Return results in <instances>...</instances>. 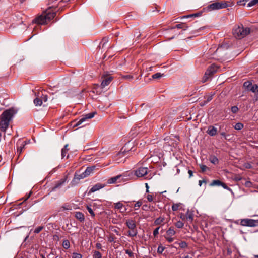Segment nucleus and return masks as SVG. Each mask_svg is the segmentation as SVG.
Wrapping results in <instances>:
<instances>
[{
    "label": "nucleus",
    "mask_w": 258,
    "mask_h": 258,
    "mask_svg": "<svg viewBox=\"0 0 258 258\" xmlns=\"http://www.w3.org/2000/svg\"><path fill=\"white\" fill-rule=\"evenodd\" d=\"M210 78L209 76L206 75V73H205L204 76L203 77V79L202 80V82L203 83L206 82L208 80V79Z\"/></svg>",
    "instance_id": "49530a36"
},
{
    "label": "nucleus",
    "mask_w": 258,
    "mask_h": 258,
    "mask_svg": "<svg viewBox=\"0 0 258 258\" xmlns=\"http://www.w3.org/2000/svg\"><path fill=\"white\" fill-rule=\"evenodd\" d=\"M231 110L232 113H236L238 111L239 108H238L237 106H234L231 107Z\"/></svg>",
    "instance_id": "37998d69"
},
{
    "label": "nucleus",
    "mask_w": 258,
    "mask_h": 258,
    "mask_svg": "<svg viewBox=\"0 0 258 258\" xmlns=\"http://www.w3.org/2000/svg\"><path fill=\"white\" fill-rule=\"evenodd\" d=\"M108 39L106 38H103L101 42L100 43V45L98 46L99 47H100V45L102 44V47H103L105 44L107 43L108 42Z\"/></svg>",
    "instance_id": "79ce46f5"
},
{
    "label": "nucleus",
    "mask_w": 258,
    "mask_h": 258,
    "mask_svg": "<svg viewBox=\"0 0 258 258\" xmlns=\"http://www.w3.org/2000/svg\"><path fill=\"white\" fill-rule=\"evenodd\" d=\"M80 122H81V119L79 120V121H73L72 123H71V125L73 127H77L78 126V125H80Z\"/></svg>",
    "instance_id": "4c0bfd02"
},
{
    "label": "nucleus",
    "mask_w": 258,
    "mask_h": 258,
    "mask_svg": "<svg viewBox=\"0 0 258 258\" xmlns=\"http://www.w3.org/2000/svg\"><path fill=\"white\" fill-rule=\"evenodd\" d=\"M184 26H185V24L181 23L178 24H177L175 27L171 28L170 30H172L174 29L175 28H178V29H182L184 28Z\"/></svg>",
    "instance_id": "c85d7f7f"
},
{
    "label": "nucleus",
    "mask_w": 258,
    "mask_h": 258,
    "mask_svg": "<svg viewBox=\"0 0 258 258\" xmlns=\"http://www.w3.org/2000/svg\"><path fill=\"white\" fill-rule=\"evenodd\" d=\"M76 217L78 219H81V213L80 212H76Z\"/></svg>",
    "instance_id": "e2e57ef3"
},
{
    "label": "nucleus",
    "mask_w": 258,
    "mask_h": 258,
    "mask_svg": "<svg viewBox=\"0 0 258 258\" xmlns=\"http://www.w3.org/2000/svg\"><path fill=\"white\" fill-rule=\"evenodd\" d=\"M142 204V202L138 201L134 205V207L135 208V210H137L138 208H139Z\"/></svg>",
    "instance_id": "de8ad7c7"
},
{
    "label": "nucleus",
    "mask_w": 258,
    "mask_h": 258,
    "mask_svg": "<svg viewBox=\"0 0 258 258\" xmlns=\"http://www.w3.org/2000/svg\"><path fill=\"white\" fill-rule=\"evenodd\" d=\"M112 80V77H107L104 78L101 84V87L103 88L105 86L108 85L109 83L111 82Z\"/></svg>",
    "instance_id": "4468645a"
},
{
    "label": "nucleus",
    "mask_w": 258,
    "mask_h": 258,
    "mask_svg": "<svg viewBox=\"0 0 258 258\" xmlns=\"http://www.w3.org/2000/svg\"><path fill=\"white\" fill-rule=\"evenodd\" d=\"M148 169L147 167H140L135 171V175L138 177H143L147 174Z\"/></svg>",
    "instance_id": "6e6552de"
},
{
    "label": "nucleus",
    "mask_w": 258,
    "mask_h": 258,
    "mask_svg": "<svg viewBox=\"0 0 258 258\" xmlns=\"http://www.w3.org/2000/svg\"><path fill=\"white\" fill-rule=\"evenodd\" d=\"M222 181L219 180H214L212 181V182L210 184V186H221L222 184Z\"/></svg>",
    "instance_id": "aec40b11"
},
{
    "label": "nucleus",
    "mask_w": 258,
    "mask_h": 258,
    "mask_svg": "<svg viewBox=\"0 0 258 258\" xmlns=\"http://www.w3.org/2000/svg\"><path fill=\"white\" fill-rule=\"evenodd\" d=\"M217 71V69L214 64L211 65L206 70L205 73L210 78Z\"/></svg>",
    "instance_id": "9b49d317"
},
{
    "label": "nucleus",
    "mask_w": 258,
    "mask_h": 258,
    "mask_svg": "<svg viewBox=\"0 0 258 258\" xmlns=\"http://www.w3.org/2000/svg\"><path fill=\"white\" fill-rule=\"evenodd\" d=\"M62 245H63V247L65 249L69 248V247H70V242H69V241L68 240H64L63 241Z\"/></svg>",
    "instance_id": "c9c22d12"
},
{
    "label": "nucleus",
    "mask_w": 258,
    "mask_h": 258,
    "mask_svg": "<svg viewBox=\"0 0 258 258\" xmlns=\"http://www.w3.org/2000/svg\"><path fill=\"white\" fill-rule=\"evenodd\" d=\"M166 233L168 235L172 236L175 234L176 232L174 231L172 227H170L166 231Z\"/></svg>",
    "instance_id": "5701e85b"
},
{
    "label": "nucleus",
    "mask_w": 258,
    "mask_h": 258,
    "mask_svg": "<svg viewBox=\"0 0 258 258\" xmlns=\"http://www.w3.org/2000/svg\"><path fill=\"white\" fill-rule=\"evenodd\" d=\"M165 249V247L162 246V245L160 244L157 249V253L159 254L162 253L163 251Z\"/></svg>",
    "instance_id": "e433bc0d"
},
{
    "label": "nucleus",
    "mask_w": 258,
    "mask_h": 258,
    "mask_svg": "<svg viewBox=\"0 0 258 258\" xmlns=\"http://www.w3.org/2000/svg\"><path fill=\"white\" fill-rule=\"evenodd\" d=\"M125 252L126 254H127L128 255V256L130 257H134V253L130 250H128V249H126L125 250Z\"/></svg>",
    "instance_id": "a18cd8bd"
},
{
    "label": "nucleus",
    "mask_w": 258,
    "mask_h": 258,
    "mask_svg": "<svg viewBox=\"0 0 258 258\" xmlns=\"http://www.w3.org/2000/svg\"><path fill=\"white\" fill-rule=\"evenodd\" d=\"M104 186L102 185L101 184H95L90 189L89 192H94L101 189Z\"/></svg>",
    "instance_id": "f3484780"
},
{
    "label": "nucleus",
    "mask_w": 258,
    "mask_h": 258,
    "mask_svg": "<svg viewBox=\"0 0 258 258\" xmlns=\"http://www.w3.org/2000/svg\"><path fill=\"white\" fill-rule=\"evenodd\" d=\"M89 145H87V146H84V147H83V151H88V150H92V148H89Z\"/></svg>",
    "instance_id": "13d9d810"
},
{
    "label": "nucleus",
    "mask_w": 258,
    "mask_h": 258,
    "mask_svg": "<svg viewBox=\"0 0 258 258\" xmlns=\"http://www.w3.org/2000/svg\"><path fill=\"white\" fill-rule=\"evenodd\" d=\"M94 258H102V255L99 251H95L94 254Z\"/></svg>",
    "instance_id": "ea45409f"
},
{
    "label": "nucleus",
    "mask_w": 258,
    "mask_h": 258,
    "mask_svg": "<svg viewBox=\"0 0 258 258\" xmlns=\"http://www.w3.org/2000/svg\"><path fill=\"white\" fill-rule=\"evenodd\" d=\"M221 135L224 137L225 139H227V136H229V135H226L225 132L221 133Z\"/></svg>",
    "instance_id": "0e129e2a"
},
{
    "label": "nucleus",
    "mask_w": 258,
    "mask_h": 258,
    "mask_svg": "<svg viewBox=\"0 0 258 258\" xmlns=\"http://www.w3.org/2000/svg\"><path fill=\"white\" fill-rule=\"evenodd\" d=\"M164 218H161L160 217L157 218L155 221L154 223L155 225H160L162 222H163Z\"/></svg>",
    "instance_id": "f704fd0d"
},
{
    "label": "nucleus",
    "mask_w": 258,
    "mask_h": 258,
    "mask_svg": "<svg viewBox=\"0 0 258 258\" xmlns=\"http://www.w3.org/2000/svg\"><path fill=\"white\" fill-rule=\"evenodd\" d=\"M125 177L124 175H118L115 177L110 178L108 180V183L109 184H112L115 183H120L122 181H124L125 179L124 177Z\"/></svg>",
    "instance_id": "423d86ee"
},
{
    "label": "nucleus",
    "mask_w": 258,
    "mask_h": 258,
    "mask_svg": "<svg viewBox=\"0 0 258 258\" xmlns=\"http://www.w3.org/2000/svg\"><path fill=\"white\" fill-rule=\"evenodd\" d=\"M47 101V96L46 95H42L40 98L39 97H36L33 101L34 103L36 106H40L43 102H46Z\"/></svg>",
    "instance_id": "0eeeda50"
},
{
    "label": "nucleus",
    "mask_w": 258,
    "mask_h": 258,
    "mask_svg": "<svg viewBox=\"0 0 258 258\" xmlns=\"http://www.w3.org/2000/svg\"><path fill=\"white\" fill-rule=\"evenodd\" d=\"M123 207V205L120 202H117L115 204V208L120 210V211L122 210Z\"/></svg>",
    "instance_id": "7c9ffc66"
},
{
    "label": "nucleus",
    "mask_w": 258,
    "mask_h": 258,
    "mask_svg": "<svg viewBox=\"0 0 258 258\" xmlns=\"http://www.w3.org/2000/svg\"><path fill=\"white\" fill-rule=\"evenodd\" d=\"M147 199L149 202H152L153 201V196L151 195H148L147 196Z\"/></svg>",
    "instance_id": "6e6d98bb"
},
{
    "label": "nucleus",
    "mask_w": 258,
    "mask_h": 258,
    "mask_svg": "<svg viewBox=\"0 0 258 258\" xmlns=\"http://www.w3.org/2000/svg\"><path fill=\"white\" fill-rule=\"evenodd\" d=\"M70 208L68 206H63L60 207V211H63L64 210H70Z\"/></svg>",
    "instance_id": "603ef678"
},
{
    "label": "nucleus",
    "mask_w": 258,
    "mask_h": 258,
    "mask_svg": "<svg viewBox=\"0 0 258 258\" xmlns=\"http://www.w3.org/2000/svg\"><path fill=\"white\" fill-rule=\"evenodd\" d=\"M203 183H206V181L205 180H199V185L201 186Z\"/></svg>",
    "instance_id": "338daca9"
},
{
    "label": "nucleus",
    "mask_w": 258,
    "mask_h": 258,
    "mask_svg": "<svg viewBox=\"0 0 258 258\" xmlns=\"http://www.w3.org/2000/svg\"><path fill=\"white\" fill-rule=\"evenodd\" d=\"M217 130L213 126H209L207 131V133L211 136H214L216 135Z\"/></svg>",
    "instance_id": "2eb2a0df"
},
{
    "label": "nucleus",
    "mask_w": 258,
    "mask_h": 258,
    "mask_svg": "<svg viewBox=\"0 0 258 258\" xmlns=\"http://www.w3.org/2000/svg\"><path fill=\"white\" fill-rule=\"evenodd\" d=\"M181 248H185L187 247V244L185 241H182L178 243Z\"/></svg>",
    "instance_id": "2f4dec72"
},
{
    "label": "nucleus",
    "mask_w": 258,
    "mask_h": 258,
    "mask_svg": "<svg viewBox=\"0 0 258 258\" xmlns=\"http://www.w3.org/2000/svg\"><path fill=\"white\" fill-rule=\"evenodd\" d=\"M252 85L250 81H247L244 83L243 86L247 91H249Z\"/></svg>",
    "instance_id": "412c9836"
},
{
    "label": "nucleus",
    "mask_w": 258,
    "mask_h": 258,
    "mask_svg": "<svg viewBox=\"0 0 258 258\" xmlns=\"http://www.w3.org/2000/svg\"><path fill=\"white\" fill-rule=\"evenodd\" d=\"M15 113V111L13 109L7 110L3 113L0 122V128L2 131L6 132Z\"/></svg>",
    "instance_id": "f257e3e1"
},
{
    "label": "nucleus",
    "mask_w": 258,
    "mask_h": 258,
    "mask_svg": "<svg viewBox=\"0 0 258 258\" xmlns=\"http://www.w3.org/2000/svg\"><path fill=\"white\" fill-rule=\"evenodd\" d=\"M125 224L127 226V227L130 229H135L136 228V223L133 220H127L126 221Z\"/></svg>",
    "instance_id": "dca6fc26"
},
{
    "label": "nucleus",
    "mask_w": 258,
    "mask_h": 258,
    "mask_svg": "<svg viewBox=\"0 0 258 258\" xmlns=\"http://www.w3.org/2000/svg\"><path fill=\"white\" fill-rule=\"evenodd\" d=\"M96 114V112H91L89 113H84L82 114V123L88 119L92 118Z\"/></svg>",
    "instance_id": "9d476101"
},
{
    "label": "nucleus",
    "mask_w": 258,
    "mask_h": 258,
    "mask_svg": "<svg viewBox=\"0 0 258 258\" xmlns=\"http://www.w3.org/2000/svg\"><path fill=\"white\" fill-rule=\"evenodd\" d=\"M114 237L113 236H110L109 238H108V241L110 242H113L114 241Z\"/></svg>",
    "instance_id": "69168bd1"
},
{
    "label": "nucleus",
    "mask_w": 258,
    "mask_h": 258,
    "mask_svg": "<svg viewBox=\"0 0 258 258\" xmlns=\"http://www.w3.org/2000/svg\"><path fill=\"white\" fill-rule=\"evenodd\" d=\"M199 166L202 172H204L206 170L209 169V168L205 165L200 164Z\"/></svg>",
    "instance_id": "58836bf2"
},
{
    "label": "nucleus",
    "mask_w": 258,
    "mask_h": 258,
    "mask_svg": "<svg viewBox=\"0 0 258 258\" xmlns=\"http://www.w3.org/2000/svg\"><path fill=\"white\" fill-rule=\"evenodd\" d=\"M240 224L243 226H258V220L249 219H244L241 220Z\"/></svg>",
    "instance_id": "39448f33"
},
{
    "label": "nucleus",
    "mask_w": 258,
    "mask_h": 258,
    "mask_svg": "<svg viewBox=\"0 0 258 258\" xmlns=\"http://www.w3.org/2000/svg\"><path fill=\"white\" fill-rule=\"evenodd\" d=\"M175 225L178 228H182L184 226V223L180 221H178L175 223Z\"/></svg>",
    "instance_id": "72a5a7b5"
},
{
    "label": "nucleus",
    "mask_w": 258,
    "mask_h": 258,
    "mask_svg": "<svg viewBox=\"0 0 258 258\" xmlns=\"http://www.w3.org/2000/svg\"><path fill=\"white\" fill-rule=\"evenodd\" d=\"M194 217V211H190L189 210H187L186 214H185V219L188 221L190 223H191L193 221Z\"/></svg>",
    "instance_id": "ddd939ff"
},
{
    "label": "nucleus",
    "mask_w": 258,
    "mask_h": 258,
    "mask_svg": "<svg viewBox=\"0 0 258 258\" xmlns=\"http://www.w3.org/2000/svg\"><path fill=\"white\" fill-rule=\"evenodd\" d=\"M165 76L164 74L161 73H156L154 74H153L152 76L153 79H159L161 78L162 77Z\"/></svg>",
    "instance_id": "4be33fe9"
},
{
    "label": "nucleus",
    "mask_w": 258,
    "mask_h": 258,
    "mask_svg": "<svg viewBox=\"0 0 258 258\" xmlns=\"http://www.w3.org/2000/svg\"><path fill=\"white\" fill-rule=\"evenodd\" d=\"M55 16V13H48L44 15H40L36 18L34 21L35 22L38 24H46L50 21Z\"/></svg>",
    "instance_id": "7ed1b4c3"
},
{
    "label": "nucleus",
    "mask_w": 258,
    "mask_h": 258,
    "mask_svg": "<svg viewBox=\"0 0 258 258\" xmlns=\"http://www.w3.org/2000/svg\"><path fill=\"white\" fill-rule=\"evenodd\" d=\"M257 88L258 85L257 84H252L249 91L256 94L257 92Z\"/></svg>",
    "instance_id": "b1692460"
},
{
    "label": "nucleus",
    "mask_w": 258,
    "mask_h": 258,
    "mask_svg": "<svg viewBox=\"0 0 258 258\" xmlns=\"http://www.w3.org/2000/svg\"><path fill=\"white\" fill-rule=\"evenodd\" d=\"M87 209L89 212V213L91 214V215L93 217L95 216V213H94L92 209L89 206L87 205Z\"/></svg>",
    "instance_id": "a19ab883"
},
{
    "label": "nucleus",
    "mask_w": 258,
    "mask_h": 258,
    "mask_svg": "<svg viewBox=\"0 0 258 258\" xmlns=\"http://www.w3.org/2000/svg\"><path fill=\"white\" fill-rule=\"evenodd\" d=\"M255 5H258V0H251L249 3H248L247 7H252Z\"/></svg>",
    "instance_id": "473e14b6"
},
{
    "label": "nucleus",
    "mask_w": 258,
    "mask_h": 258,
    "mask_svg": "<svg viewBox=\"0 0 258 258\" xmlns=\"http://www.w3.org/2000/svg\"><path fill=\"white\" fill-rule=\"evenodd\" d=\"M233 35L237 39L243 38L250 33L249 27H244L242 24L235 26L233 29Z\"/></svg>",
    "instance_id": "f03ea898"
},
{
    "label": "nucleus",
    "mask_w": 258,
    "mask_h": 258,
    "mask_svg": "<svg viewBox=\"0 0 258 258\" xmlns=\"http://www.w3.org/2000/svg\"><path fill=\"white\" fill-rule=\"evenodd\" d=\"M126 148V144L121 149L120 152L119 153V154L120 155L121 154H124L126 152H128V151H127Z\"/></svg>",
    "instance_id": "c03bdc74"
},
{
    "label": "nucleus",
    "mask_w": 258,
    "mask_h": 258,
    "mask_svg": "<svg viewBox=\"0 0 258 258\" xmlns=\"http://www.w3.org/2000/svg\"><path fill=\"white\" fill-rule=\"evenodd\" d=\"M137 234V231L136 229H130V231H128V236L130 237H134L136 236Z\"/></svg>",
    "instance_id": "393cba45"
},
{
    "label": "nucleus",
    "mask_w": 258,
    "mask_h": 258,
    "mask_svg": "<svg viewBox=\"0 0 258 258\" xmlns=\"http://www.w3.org/2000/svg\"><path fill=\"white\" fill-rule=\"evenodd\" d=\"M73 258H81V255L78 253H74L73 254Z\"/></svg>",
    "instance_id": "052dcab7"
},
{
    "label": "nucleus",
    "mask_w": 258,
    "mask_h": 258,
    "mask_svg": "<svg viewBox=\"0 0 258 258\" xmlns=\"http://www.w3.org/2000/svg\"><path fill=\"white\" fill-rule=\"evenodd\" d=\"M24 144L21 145V146L18 148L17 152H19V153H21L22 151L23 148H24Z\"/></svg>",
    "instance_id": "4d7b16f0"
},
{
    "label": "nucleus",
    "mask_w": 258,
    "mask_h": 258,
    "mask_svg": "<svg viewBox=\"0 0 258 258\" xmlns=\"http://www.w3.org/2000/svg\"><path fill=\"white\" fill-rule=\"evenodd\" d=\"M81 179V174H80L79 171H77L76 172L74 178H73L71 183L73 186H75L78 184L80 182Z\"/></svg>",
    "instance_id": "f8f14e48"
},
{
    "label": "nucleus",
    "mask_w": 258,
    "mask_h": 258,
    "mask_svg": "<svg viewBox=\"0 0 258 258\" xmlns=\"http://www.w3.org/2000/svg\"><path fill=\"white\" fill-rule=\"evenodd\" d=\"M209 161L214 165L218 164L219 163L218 159L214 155L210 156Z\"/></svg>",
    "instance_id": "6ab92c4d"
},
{
    "label": "nucleus",
    "mask_w": 258,
    "mask_h": 258,
    "mask_svg": "<svg viewBox=\"0 0 258 258\" xmlns=\"http://www.w3.org/2000/svg\"><path fill=\"white\" fill-rule=\"evenodd\" d=\"M121 78L124 80H127L128 81H131L134 79V76L131 75H122L121 76Z\"/></svg>",
    "instance_id": "cd10ccee"
},
{
    "label": "nucleus",
    "mask_w": 258,
    "mask_h": 258,
    "mask_svg": "<svg viewBox=\"0 0 258 258\" xmlns=\"http://www.w3.org/2000/svg\"><path fill=\"white\" fill-rule=\"evenodd\" d=\"M244 185L247 187H251L252 186V183L250 181H247L245 182Z\"/></svg>",
    "instance_id": "09e8293b"
},
{
    "label": "nucleus",
    "mask_w": 258,
    "mask_h": 258,
    "mask_svg": "<svg viewBox=\"0 0 258 258\" xmlns=\"http://www.w3.org/2000/svg\"><path fill=\"white\" fill-rule=\"evenodd\" d=\"M166 240L169 242H171L173 241V238L172 237H167L166 238Z\"/></svg>",
    "instance_id": "774afa93"
},
{
    "label": "nucleus",
    "mask_w": 258,
    "mask_h": 258,
    "mask_svg": "<svg viewBox=\"0 0 258 258\" xmlns=\"http://www.w3.org/2000/svg\"><path fill=\"white\" fill-rule=\"evenodd\" d=\"M214 95V93H209L207 100L204 101V103L202 105H204L205 104H206L208 102H210L213 99V97Z\"/></svg>",
    "instance_id": "bb28decb"
},
{
    "label": "nucleus",
    "mask_w": 258,
    "mask_h": 258,
    "mask_svg": "<svg viewBox=\"0 0 258 258\" xmlns=\"http://www.w3.org/2000/svg\"><path fill=\"white\" fill-rule=\"evenodd\" d=\"M66 180V178H64V179H63L61 180L60 182L59 183H58L55 187V188H57V187H58L60 185H61L62 184H63L64 182H65Z\"/></svg>",
    "instance_id": "bf43d9fd"
},
{
    "label": "nucleus",
    "mask_w": 258,
    "mask_h": 258,
    "mask_svg": "<svg viewBox=\"0 0 258 258\" xmlns=\"http://www.w3.org/2000/svg\"><path fill=\"white\" fill-rule=\"evenodd\" d=\"M244 127L243 124L242 123L238 122L235 124L234 127L236 130H240Z\"/></svg>",
    "instance_id": "a878e982"
},
{
    "label": "nucleus",
    "mask_w": 258,
    "mask_h": 258,
    "mask_svg": "<svg viewBox=\"0 0 258 258\" xmlns=\"http://www.w3.org/2000/svg\"><path fill=\"white\" fill-rule=\"evenodd\" d=\"M91 159V155H89L88 156H86V157H83L82 158V161H90Z\"/></svg>",
    "instance_id": "5fc2aeb1"
},
{
    "label": "nucleus",
    "mask_w": 258,
    "mask_h": 258,
    "mask_svg": "<svg viewBox=\"0 0 258 258\" xmlns=\"http://www.w3.org/2000/svg\"><path fill=\"white\" fill-rule=\"evenodd\" d=\"M159 228H160V227H158L154 229V230L153 231V235L154 237H156L158 234Z\"/></svg>",
    "instance_id": "3c124183"
},
{
    "label": "nucleus",
    "mask_w": 258,
    "mask_h": 258,
    "mask_svg": "<svg viewBox=\"0 0 258 258\" xmlns=\"http://www.w3.org/2000/svg\"><path fill=\"white\" fill-rule=\"evenodd\" d=\"M229 6L227 2H216L210 5H209L205 8L208 11L218 10L220 9L225 8Z\"/></svg>",
    "instance_id": "20e7f679"
},
{
    "label": "nucleus",
    "mask_w": 258,
    "mask_h": 258,
    "mask_svg": "<svg viewBox=\"0 0 258 258\" xmlns=\"http://www.w3.org/2000/svg\"><path fill=\"white\" fill-rule=\"evenodd\" d=\"M223 188L228 190H231V189L224 182H222L221 185Z\"/></svg>",
    "instance_id": "8fccbe9b"
},
{
    "label": "nucleus",
    "mask_w": 258,
    "mask_h": 258,
    "mask_svg": "<svg viewBox=\"0 0 258 258\" xmlns=\"http://www.w3.org/2000/svg\"><path fill=\"white\" fill-rule=\"evenodd\" d=\"M95 168V166L87 167L85 171L82 173V179L89 176L92 173H93Z\"/></svg>",
    "instance_id": "1a4fd4ad"
},
{
    "label": "nucleus",
    "mask_w": 258,
    "mask_h": 258,
    "mask_svg": "<svg viewBox=\"0 0 258 258\" xmlns=\"http://www.w3.org/2000/svg\"><path fill=\"white\" fill-rule=\"evenodd\" d=\"M179 217L182 220H186L185 219V215H184L183 213H180L179 214Z\"/></svg>",
    "instance_id": "680f3d73"
},
{
    "label": "nucleus",
    "mask_w": 258,
    "mask_h": 258,
    "mask_svg": "<svg viewBox=\"0 0 258 258\" xmlns=\"http://www.w3.org/2000/svg\"><path fill=\"white\" fill-rule=\"evenodd\" d=\"M181 205V203L173 204L172 206V210L174 211H177Z\"/></svg>",
    "instance_id": "c756f323"
},
{
    "label": "nucleus",
    "mask_w": 258,
    "mask_h": 258,
    "mask_svg": "<svg viewBox=\"0 0 258 258\" xmlns=\"http://www.w3.org/2000/svg\"><path fill=\"white\" fill-rule=\"evenodd\" d=\"M68 145L67 144L64 146V147L61 150V157L62 158H64L67 156V158H68L69 157V155H67V153L69 150V149L68 148Z\"/></svg>",
    "instance_id": "a211bd4d"
},
{
    "label": "nucleus",
    "mask_w": 258,
    "mask_h": 258,
    "mask_svg": "<svg viewBox=\"0 0 258 258\" xmlns=\"http://www.w3.org/2000/svg\"><path fill=\"white\" fill-rule=\"evenodd\" d=\"M42 229L43 227L41 226L38 227L34 230V232L35 233H38L42 230Z\"/></svg>",
    "instance_id": "864d4df0"
}]
</instances>
